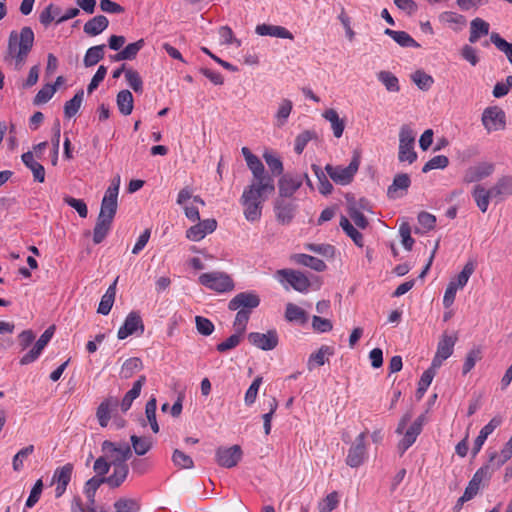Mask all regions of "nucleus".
Returning <instances> with one entry per match:
<instances>
[{
  "mask_svg": "<svg viewBox=\"0 0 512 512\" xmlns=\"http://www.w3.org/2000/svg\"><path fill=\"white\" fill-rule=\"evenodd\" d=\"M274 191V183L268 181H265V183L252 181L244 188L239 202L243 207V214L247 221L257 222L261 219L263 205Z\"/></svg>",
  "mask_w": 512,
  "mask_h": 512,
  "instance_id": "f257e3e1",
  "label": "nucleus"
},
{
  "mask_svg": "<svg viewBox=\"0 0 512 512\" xmlns=\"http://www.w3.org/2000/svg\"><path fill=\"white\" fill-rule=\"evenodd\" d=\"M33 44L34 32L30 27L25 26L20 32L12 31L9 34L4 61L11 65L14 70L20 71L26 63Z\"/></svg>",
  "mask_w": 512,
  "mask_h": 512,
  "instance_id": "f03ea898",
  "label": "nucleus"
},
{
  "mask_svg": "<svg viewBox=\"0 0 512 512\" xmlns=\"http://www.w3.org/2000/svg\"><path fill=\"white\" fill-rule=\"evenodd\" d=\"M348 217L342 216L340 219V227L349 236L355 245L362 247L364 245L363 235L358 229L364 230L368 227L369 221L364 213L358 212L355 208H347Z\"/></svg>",
  "mask_w": 512,
  "mask_h": 512,
  "instance_id": "7ed1b4c3",
  "label": "nucleus"
},
{
  "mask_svg": "<svg viewBox=\"0 0 512 512\" xmlns=\"http://www.w3.org/2000/svg\"><path fill=\"white\" fill-rule=\"evenodd\" d=\"M102 452L110 467L128 465L127 461L132 456V450L127 443H114L108 440L102 443Z\"/></svg>",
  "mask_w": 512,
  "mask_h": 512,
  "instance_id": "20e7f679",
  "label": "nucleus"
},
{
  "mask_svg": "<svg viewBox=\"0 0 512 512\" xmlns=\"http://www.w3.org/2000/svg\"><path fill=\"white\" fill-rule=\"evenodd\" d=\"M199 283L218 293H225L234 289V282L230 275L221 271H212L201 274L199 276Z\"/></svg>",
  "mask_w": 512,
  "mask_h": 512,
  "instance_id": "39448f33",
  "label": "nucleus"
},
{
  "mask_svg": "<svg viewBox=\"0 0 512 512\" xmlns=\"http://www.w3.org/2000/svg\"><path fill=\"white\" fill-rule=\"evenodd\" d=\"M360 165V160L357 156L353 157L347 167L340 165L334 166L327 164L325 166V172L331 178L333 182L338 185H348L352 182L355 174L357 173Z\"/></svg>",
  "mask_w": 512,
  "mask_h": 512,
  "instance_id": "423d86ee",
  "label": "nucleus"
},
{
  "mask_svg": "<svg viewBox=\"0 0 512 512\" xmlns=\"http://www.w3.org/2000/svg\"><path fill=\"white\" fill-rule=\"evenodd\" d=\"M120 187V178H115L111 185L105 191L104 197L101 202L99 219L113 221L118 206V193Z\"/></svg>",
  "mask_w": 512,
  "mask_h": 512,
  "instance_id": "0eeeda50",
  "label": "nucleus"
},
{
  "mask_svg": "<svg viewBox=\"0 0 512 512\" xmlns=\"http://www.w3.org/2000/svg\"><path fill=\"white\" fill-rule=\"evenodd\" d=\"M416 133L408 125H403L399 132V153L398 159L400 162L413 163L417 154L414 151Z\"/></svg>",
  "mask_w": 512,
  "mask_h": 512,
  "instance_id": "6e6552de",
  "label": "nucleus"
},
{
  "mask_svg": "<svg viewBox=\"0 0 512 512\" xmlns=\"http://www.w3.org/2000/svg\"><path fill=\"white\" fill-rule=\"evenodd\" d=\"M481 122L488 133L501 131L506 126V114L502 108L490 106L484 109Z\"/></svg>",
  "mask_w": 512,
  "mask_h": 512,
  "instance_id": "1a4fd4ad",
  "label": "nucleus"
},
{
  "mask_svg": "<svg viewBox=\"0 0 512 512\" xmlns=\"http://www.w3.org/2000/svg\"><path fill=\"white\" fill-rule=\"evenodd\" d=\"M276 279L285 286L287 283L298 292H307L310 287L309 279L301 272L292 269H280L275 274Z\"/></svg>",
  "mask_w": 512,
  "mask_h": 512,
  "instance_id": "9d476101",
  "label": "nucleus"
},
{
  "mask_svg": "<svg viewBox=\"0 0 512 512\" xmlns=\"http://www.w3.org/2000/svg\"><path fill=\"white\" fill-rule=\"evenodd\" d=\"M367 433H360L354 443L348 449L346 464L351 468H357L364 464L368 458V452L366 447Z\"/></svg>",
  "mask_w": 512,
  "mask_h": 512,
  "instance_id": "9b49d317",
  "label": "nucleus"
},
{
  "mask_svg": "<svg viewBox=\"0 0 512 512\" xmlns=\"http://www.w3.org/2000/svg\"><path fill=\"white\" fill-rule=\"evenodd\" d=\"M456 341L457 337L455 335H448L444 333L441 336L437 344L436 353L431 363L433 369H439L443 362L453 354Z\"/></svg>",
  "mask_w": 512,
  "mask_h": 512,
  "instance_id": "f8f14e48",
  "label": "nucleus"
},
{
  "mask_svg": "<svg viewBox=\"0 0 512 512\" xmlns=\"http://www.w3.org/2000/svg\"><path fill=\"white\" fill-rule=\"evenodd\" d=\"M260 304V298L255 292H241L235 295L228 304V308L235 310H248L250 313Z\"/></svg>",
  "mask_w": 512,
  "mask_h": 512,
  "instance_id": "ddd939ff",
  "label": "nucleus"
},
{
  "mask_svg": "<svg viewBox=\"0 0 512 512\" xmlns=\"http://www.w3.org/2000/svg\"><path fill=\"white\" fill-rule=\"evenodd\" d=\"M248 340L253 346L270 351L277 347L279 337L276 330H269L266 333L251 332L248 334Z\"/></svg>",
  "mask_w": 512,
  "mask_h": 512,
  "instance_id": "4468645a",
  "label": "nucleus"
},
{
  "mask_svg": "<svg viewBox=\"0 0 512 512\" xmlns=\"http://www.w3.org/2000/svg\"><path fill=\"white\" fill-rule=\"evenodd\" d=\"M54 326L48 327L43 334L40 336V338L36 341L33 348L28 351L23 357L20 359V363L22 365H27L35 360L38 359V357L41 355L44 348L47 346V344L50 342L54 335Z\"/></svg>",
  "mask_w": 512,
  "mask_h": 512,
  "instance_id": "2eb2a0df",
  "label": "nucleus"
},
{
  "mask_svg": "<svg viewBox=\"0 0 512 512\" xmlns=\"http://www.w3.org/2000/svg\"><path fill=\"white\" fill-rule=\"evenodd\" d=\"M242 457V450L239 445L231 447H220L216 451L217 463L225 468H232L237 465Z\"/></svg>",
  "mask_w": 512,
  "mask_h": 512,
  "instance_id": "dca6fc26",
  "label": "nucleus"
},
{
  "mask_svg": "<svg viewBox=\"0 0 512 512\" xmlns=\"http://www.w3.org/2000/svg\"><path fill=\"white\" fill-rule=\"evenodd\" d=\"M495 166L490 162H479L470 166L464 174L463 180L466 183L479 182L489 177L494 172Z\"/></svg>",
  "mask_w": 512,
  "mask_h": 512,
  "instance_id": "f3484780",
  "label": "nucleus"
},
{
  "mask_svg": "<svg viewBox=\"0 0 512 512\" xmlns=\"http://www.w3.org/2000/svg\"><path fill=\"white\" fill-rule=\"evenodd\" d=\"M72 472L73 465L70 463H67L55 470L53 475V483L56 484L55 496L57 498L61 497L65 493L66 488L71 480Z\"/></svg>",
  "mask_w": 512,
  "mask_h": 512,
  "instance_id": "a211bd4d",
  "label": "nucleus"
},
{
  "mask_svg": "<svg viewBox=\"0 0 512 512\" xmlns=\"http://www.w3.org/2000/svg\"><path fill=\"white\" fill-rule=\"evenodd\" d=\"M137 330H140L142 333L144 331V325L140 315L137 312L132 311L127 315L124 324L119 328L117 337L118 339L123 340L135 333Z\"/></svg>",
  "mask_w": 512,
  "mask_h": 512,
  "instance_id": "6ab92c4d",
  "label": "nucleus"
},
{
  "mask_svg": "<svg viewBox=\"0 0 512 512\" xmlns=\"http://www.w3.org/2000/svg\"><path fill=\"white\" fill-rule=\"evenodd\" d=\"M216 227L217 222L215 219L199 220L196 225L187 230L186 237L191 241L197 242L202 240L207 234L214 232Z\"/></svg>",
  "mask_w": 512,
  "mask_h": 512,
  "instance_id": "aec40b11",
  "label": "nucleus"
},
{
  "mask_svg": "<svg viewBox=\"0 0 512 512\" xmlns=\"http://www.w3.org/2000/svg\"><path fill=\"white\" fill-rule=\"evenodd\" d=\"M302 185L301 175H283L278 182L279 195L284 198L291 197Z\"/></svg>",
  "mask_w": 512,
  "mask_h": 512,
  "instance_id": "412c9836",
  "label": "nucleus"
},
{
  "mask_svg": "<svg viewBox=\"0 0 512 512\" xmlns=\"http://www.w3.org/2000/svg\"><path fill=\"white\" fill-rule=\"evenodd\" d=\"M118 405V399L115 397H108L100 403L97 408L96 417L101 427L108 426V423L111 419V414Z\"/></svg>",
  "mask_w": 512,
  "mask_h": 512,
  "instance_id": "4be33fe9",
  "label": "nucleus"
},
{
  "mask_svg": "<svg viewBox=\"0 0 512 512\" xmlns=\"http://www.w3.org/2000/svg\"><path fill=\"white\" fill-rule=\"evenodd\" d=\"M255 32L260 36H271L290 40L294 38L293 34L288 29L278 25L259 24L256 26Z\"/></svg>",
  "mask_w": 512,
  "mask_h": 512,
  "instance_id": "5701e85b",
  "label": "nucleus"
},
{
  "mask_svg": "<svg viewBox=\"0 0 512 512\" xmlns=\"http://www.w3.org/2000/svg\"><path fill=\"white\" fill-rule=\"evenodd\" d=\"M421 430L422 421L420 418H418L405 431L404 437L398 444V449L401 451V453H404L409 447H411L415 443L418 435L421 433Z\"/></svg>",
  "mask_w": 512,
  "mask_h": 512,
  "instance_id": "b1692460",
  "label": "nucleus"
},
{
  "mask_svg": "<svg viewBox=\"0 0 512 512\" xmlns=\"http://www.w3.org/2000/svg\"><path fill=\"white\" fill-rule=\"evenodd\" d=\"M472 197L481 212L485 213L488 209L490 200L496 198L492 188L486 189L483 185H475L472 190Z\"/></svg>",
  "mask_w": 512,
  "mask_h": 512,
  "instance_id": "393cba45",
  "label": "nucleus"
},
{
  "mask_svg": "<svg viewBox=\"0 0 512 512\" xmlns=\"http://www.w3.org/2000/svg\"><path fill=\"white\" fill-rule=\"evenodd\" d=\"M490 24L480 17H476L470 22L469 42L474 44L480 38L489 35Z\"/></svg>",
  "mask_w": 512,
  "mask_h": 512,
  "instance_id": "a878e982",
  "label": "nucleus"
},
{
  "mask_svg": "<svg viewBox=\"0 0 512 512\" xmlns=\"http://www.w3.org/2000/svg\"><path fill=\"white\" fill-rule=\"evenodd\" d=\"M411 184L410 177L407 174L396 175L393 183L388 187L387 195L391 199H397L403 196Z\"/></svg>",
  "mask_w": 512,
  "mask_h": 512,
  "instance_id": "bb28decb",
  "label": "nucleus"
},
{
  "mask_svg": "<svg viewBox=\"0 0 512 512\" xmlns=\"http://www.w3.org/2000/svg\"><path fill=\"white\" fill-rule=\"evenodd\" d=\"M296 207L294 204L278 200L275 203V213L277 220L282 224H289L294 218Z\"/></svg>",
  "mask_w": 512,
  "mask_h": 512,
  "instance_id": "cd10ccee",
  "label": "nucleus"
},
{
  "mask_svg": "<svg viewBox=\"0 0 512 512\" xmlns=\"http://www.w3.org/2000/svg\"><path fill=\"white\" fill-rule=\"evenodd\" d=\"M441 23L448 25L454 31H461L466 26L465 16L452 11H445L439 15Z\"/></svg>",
  "mask_w": 512,
  "mask_h": 512,
  "instance_id": "c85d7f7f",
  "label": "nucleus"
},
{
  "mask_svg": "<svg viewBox=\"0 0 512 512\" xmlns=\"http://www.w3.org/2000/svg\"><path fill=\"white\" fill-rule=\"evenodd\" d=\"M22 161L29 168L35 181L43 183L45 181V169L42 164L34 159L32 152L28 151L22 155Z\"/></svg>",
  "mask_w": 512,
  "mask_h": 512,
  "instance_id": "c756f323",
  "label": "nucleus"
},
{
  "mask_svg": "<svg viewBox=\"0 0 512 512\" xmlns=\"http://www.w3.org/2000/svg\"><path fill=\"white\" fill-rule=\"evenodd\" d=\"M146 378L145 376H140L139 379L134 382L132 388L125 394L123 397L120 406L123 412H126L130 409L133 401L139 397L141 393V389L145 384Z\"/></svg>",
  "mask_w": 512,
  "mask_h": 512,
  "instance_id": "7c9ffc66",
  "label": "nucleus"
},
{
  "mask_svg": "<svg viewBox=\"0 0 512 512\" xmlns=\"http://www.w3.org/2000/svg\"><path fill=\"white\" fill-rule=\"evenodd\" d=\"M293 109V103L289 99H282L274 115V125L278 128L283 127L289 119V116Z\"/></svg>",
  "mask_w": 512,
  "mask_h": 512,
  "instance_id": "2f4dec72",
  "label": "nucleus"
},
{
  "mask_svg": "<svg viewBox=\"0 0 512 512\" xmlns=\"http://www.w3.org/2000/svg\"><path fill=\"white\" fill-rule=\"evenodd\" d=\"M118 278L107 288L105 294L102 296L99 303L97 312L102 315H108L113 307L116 296V284Z\"/></svg>",
  "mask_w": 512,
  "mask_h": 512,
  "instance_id": "473e14b6",
  "label": "nucleus"
},
{
  "mask_svg": "<svg viewBox=\"0 0 512 512\" xmlns=\"http://www.w3.org/2000/svg\"><path fill=\"white\" fill-rule=\"evenodd\" d=\"M113 472L111 475L107 477H102L104 482L109 485L111 488H117L121 486L124 481L126 480L128 473H129V467L128 465L124 466H115L112 467Z\"/></svg>",
  "mask_w": 512,
  "mask_h": 512,
  "instance_id": "72a5a7b5",
  "label": "nucleus"
},
{
  "mask_svg": "<svg viewBox=\"0 0 512 512\" xmlns=\"http://www.w3.org/2000/svg\"><path fill=\"white\" fill-rule=\"evenodd\" d=\"M109 21L103 15H98L87 21L84 25V32L91 36L102 33L108 27Z\"/></svg>",
  "mask_w": 512,
  "mask_h": 512,
  "instance_id": "f704fd0d",
  "label": "nucleus"
},
{
  "mask_svg": "<svg viewBox=\"0 0 512 512\" xmlns=\"http://www.w3.org/2000/svg\"><path fill=\"white\" fill-rule=\"evenodd\" d=\"M384 33L391 37L401 47L418 48L420 45L405 31L385 29Z\"/></svg>",
  "mask_w": 512,
  "mask_h": 512,
  "instance_id": "c9c22d12",
  "label": "nucleus"
},
{
  "mask_svg": "<svg viewBox=\"0 0 512 512\" xmlns=\"http://www.w3.org/2000/svg\"><path fill=\"white\" fill-rule=\"evenodd\" d=\"M293 260L297 264L309 267L318 272L324 271L326 269V264L323 260L307 254H296L293 256Z\"/></svg>",
  "mask_w": 512,
  "mask_h": 512,
  "instance_id": "e433bc0d",
  "label": "nucleus"
},
{
  "mask_svg": "<svg viewBox=\"0 0 512 512\" xmlns=\"http://www.w3.org/2000/svg\"><path fill=\"white\" fill-rule=\"evenodd\" d=\"M323 117L330 122L333 134L336 138H340L343 135L345 124L340 119L336 110L330 108L324 111Z\"/></svg>",
  "mask_w": 512,
  "mask_h": 512,
  "instance_id": "4c0bfd02",
  "label": "nucleus"
},
{
  "mask_svg": "<svg viewBox=\"0 0 512 512\" xmlns=\"http://www.w3.org/2000/svg\"><path fill=\"white\" fill-rule=\"evenodd\" d=\"M247 166L253 174L252 181H261L263 183H265V181H268L274 183L272 177L266 173L264 165L258 157H256L252 161H249L247 163Z\"/></svg>",
  "mask_w": 512,
  "mask_h": 512,
  "instance_id": "58836bf2",
  "label": "nucleus"
},
{
  "mask_svg": "<svg viewBox=\"0 0 512 512\" xmlns=\"http://www.w3.org/2000/svg\"><path fill=\"white\" fill-rule=\"evenodd\" d=\"M119 112L125 116L130 115L133 111V95L129 90H121L116 98Z\"/></svg>",
  "mask_w": 512,
  "mask_h": 512,
  "instance_id": "ea45409f",
  "label": "nucleus"
},
{
  "mask_svg": "<svg viewBox=\"0 0 512 512\" xmlns=\"http://www.w3.org/2000/svg\"><path fill=\"white\" fill-rule=\"evenodd\" d=\"M496 198H506L512 195V176H503L491 187Z\"/></svg>",
  "mask_w": 512,
  "mask_h": 512,
  "instance_id": "a19ab883",
  "label": "nucleus"
},
{
  "mask_svg": "<svg viewBox=\"0 0 512 512\" xmlns=\"http://www.w3.org/2000/svg\"><path fill=\"white\" fill-rule=\"evenodd\" d=\"M132 448L138 456L145 455L153 446V441L150 437L132 435L130 437Z\"/></svg>",
  "mask_w": 512,
  "mask_h": 512,
  "instance_id": "79ce46f5",
  "label": "nucleus"
},
{
  "mask_svg": "<svg viewBox=\"0 0 512 512\" xmlns=\"http://www.w3.org/2000/svg\"><path fill=\"white\" fill-rule=\"evenodd\" d=\"M333 351L329 346H322L317 352L312 353L308 359V369L311 371L317 366L325 364L328 355H332Z\"/></svg>",
  "mask_w": 512,
  "mask_h": 512,
  "instance_id": "37998d69",
  "label": "nucleus"
},
{
  "mask_svg": "<svg viewBox=\"0 0 512 512\" xmlns=\"http://www.w3.org/2000/svg\"><path fill=\"white\" fill-rule=\"evenodd\" d=\"M490 42L506 56L507 60L512 65V43L506 41L497 32L490 34Z\"/></svg>",
  "mask_w": 512,
  "mask_h": 512,
  "instance_id": "c03bdc74",
  "label": "nucleus"
},
{
  "mask_svg": "<svg viewBox=\"0 0 512 512\" xmlns=\"http://www.w3.org/2000/svg\"><path fill=\"white\" fill-rule=\"evenodd\" d=\"M285 318L289 322L304 324L307 322L306 312L293 303H288L285 310Z\"/></svg>",
  "mask_w": 512,
  "mask_h": 512,
  "instance_id": "a18cd8bd",
  "label": "nucleus"
},
{
  "mask_svg": "<svg viewBox=\"0 0 512 512\" xmlns=\"http://www.w3.org/2000/svg\"><path fill=\"white\" fill-rule=\"evenodd\" d=\"M474 270L475 263L474 261L470 260L464 265L462 271L455 278L451 279L450 282L454 283V285L459 289H462L468 283V280L473 274Z\"/></svg>",
  "mask_w": 512,
  "mask_h": 512,
  "instance_id": "49530a36",
  "label": "nucleus"
},
{
  "mask_svg": "<svg viewBox=\"0 0 512 512\" xmlns=\"http://www.w3.org/2000/svg\"><path fill=\"white\" fill-rule=\"evenodd\" d=\"M377 79L385 86L389 92H399L400 85L398 78L389 71H380L377 73Z\"/></svg>",
  "mask_w": 512,
  "mask_h": 512,
  "instance_id": "de8ad7c7",
  "label": "nucleus"
},
{
  "mask_svg": "<svg viewBox=\"0 0 512 512\" xmlns=\"http://www.w3.org/2000/svg\"><path fill=\"white\" fill-rule=\"evenodd\" d=\"M103 483H105L103 478L99 477H92L85 483L84 494L87 498L89 507L94 506L96 491Z\"/></svg>",
  "mask_w": 512,
  "mask_h": 512,
  "instance_id": "09e8293b",
  "label": "nucleus"
},
{
  "mask_svg": "<svg viewBox=\"0 0 512 512\" xmlns=\"http://www.w3.org/2000/svg\"><path fill=\"white\" fill-rule=\"evenodd\" d=\"M105 45L90 47L84 56V65L91 67L96 65L104 57Z\"/></svg>",
  "mask_w": 512,
  "mask_h": 512,
  "instance_id": "8fccbe9b",
  "label": "nucleus"
},
{
  "mask_svg": "<svg viewBox=\"0 0 512 512\" xmlns=\"http://www.w3.org/2000/svg\"><path fill=\"white\" fill-rule=\"evenodd\" d=\"M411 80L419 89L423 91L429 90L434 83L433 77L423 70H417L412 73Z\"/></svg>",
  "mask_w": 512,
  "mask_h": 512,
  "instance_id": "3c124183",
  "label": "nucleus"
},
{
  "mask_svg": "<svg viewBox=\"0 0 512 512\" xmlns=\"http://www.w3.org/2000/svg\"><path fill=\"white\" fill-rule=\"evenodd\" d=\"M83 97V90H79L72 99L65 103L64 114L67 118H72L78 113L83 102Z\"/></svg>",
  "mask_w": 512,
  "mask_h": 512,
  "instance_id": "603ef678",
  "label": "nucleus"
},
{
  "mask_svg": "<svg viewBox=\"0 0 512 512\" xmlns=\"http://www.w3.org/2000/svg\"><path fill=\"white\" fill-rule=\"evenodd\" d=\"M111 224V221L97 218V222L93 231V242L95 244H100L105 239L111 229Z\"/></svg>",
  "mask_w": 512,
  "mask_h": 512,
  "instance_id": "864d4df0",
  "label": "nucleus"
},
{
  "mask_svg": "<svg viewBox=\"0 0 512 512\" xmlns=\"http://www.w3.org/2000/svg\"><path fill=\"white\" fill-rule=\"evenodd\" d=\"M156 409H157V401L155 397H151L145 406V415L151 426V429L154 433L159 432V425L156 420Z\"/></svg>",
  "mask_w": 512,
  "mask_h": 512,
  "instance_id": "5fc2aeb1",
  "label": "nucleus"
},
{
  "mask_svg": "<svg viewBox=\"0 0 512 512\" xmlns=\"http://www.w3.org/2000/svg\"><path fill=\"white\" fill-rule=\"evenodd\" d=\"M34 452V446L28 445L19 450L12 459L13 470L19 472L24 467V461Z\"/></svg>",
  "mask_w": 512,
  "mask_h": 512,
  "instance_id": "6e6d98bb",
  "label": "nucleus"
},
{
  "mask_svg": "<svg viewBox=\"0 0 512 512\" xmlns=\"http://www.w3.org/2000/svg\"><path fill=\"white\" fill-rule=\"evenodd\" d=\"M437 369H433L432 366L428 368L426 371L423 372L419 382H418V388H417V397L420 399L423 397L425 392L427 391L428 387L432 383V380L436 374Z\"/></svg>",
  "mask_w": 512,
  "mask_h": 512,
  "instance_id": "4d7b16f0",
  "label": "nucleus"
},
{
  "mask_svg": "<svg viewBox=\"0 0 512 512\" xmlns=\"http://www.w3.org/2000/svg\"><path fill=\"white\" fill-rule=\"evenodd\" d=\"M312 168H313L315 175L317 176L318 181H319V185H318L319 192L322 195L331 194L333 191V185L328 180L325 172L323 170H321V168L316 165H313Z\"/></svg>",
  "mask_w": 512,
  "mask_h": 512,
  "instance_id": "13d9d810",
  "label": "nucleus"
},
{
  "mask_svg": "<svg viewBox=\"0 0 512 512\" xmlns=\"http://www.w3.org/2000/svg\"><path fill=\"white\" fill-rule=\"evenodd\" d=\"M116 512H139L138 502L131 498H120L114 503Z\"/></svg>",
  "mask_w": 512,
  "mask_h": 512,
  "instance_id": "bf43d9fd",
  "label": "nucleus"
},
{
  "mask_svg": "<svg viewBox=\"0 0 512 512\" xmlns=\"http://www.w3.org/2000/svg\"><path fill=\"white\" fill-rule=\"evenodd\" d=\"M142 368V361L137 358H129L127 359L121 368V374L124 378H130L136 371Z\"/></svg>",
  "mask_w": 512,
  "mask_h": 512,
  "instance_id": "052dcab7",
  "label": "nucleus"
},
{
  "mask_svg": "<svg viewBox=\"0 0 512 512\" xmlns=\"http://www.w3.org/2000/svg\"><path fill=\"white\" fill-rule=\"evenodd\" d=\"M339 504V494L336 491L329 493L318 505L320 512H331Z\"/></svg>",
  "mask_w": 512,
  "mask_h": 512,
  "instance_id": "680f3d73",
  "label": "nucleus"
},
{
  "mask_svg": "<svg viewBox=\"0 0 512 512\" xmlns=\"http://www.w3.org/2000/svg\"><path fill=\"white\" fill-rule=\"evenodd\" d=\"M449 164L448 157L437 155L432 157L422 168V172L427 173L434 169H445Z\"/></svg>",
  "mask_w": 512,
  "mask_h": 512,
  "instance_id": "e2e57ef3",
  "label": "nucleus"
},
{
  "mask_svg": "<svg viewBox=\"0 0 512 512\" xmlns=\"http://www.w3.org/2000/svg\"><path fill=\"white\" fill-rule=\"evenodd\" d=\"M173 463L182 469H190L194 466L192 458L181 450H174L172 455Z\"/></svg>",
  "mask_w": 512,
  "mask_h": 512,
  "instance_id": "0e129e2a",
  "label": "nucleus"
},
{
  "mask_svg": "<svg viewBox=\"0 0 512 512\" xmlns=\"http://www.w3.org/2000/svg\"><path fill=\"white\" fill-rule=\"evenodd\" d=\"M236 311H237V314H236V317H235V320L233 323V327H234L235 332L243 335L244 332L246 331V326H247V323H248L251 313L248 310H245V311L244 310H242V311L236 310Z\"/></svg>",
  "mask_w": 512,
  "mask_h": 512,
  "instance_id": "69168bd1",
  "label": "nucleus"
},
{
  "mask_svg": "<svg viewBox=\"0 0 512 512\" xmlns=\"http://www.w3.org/2000/svg\"><path fill=\"white\" fill-rule=\"evenodd\" d=\"M262 381L263 379L260 376L256 377L253 380V382L251 383V385L249 386L245 393L244 400L246 405L250 406L255 403Z\"/></svg>",
  "mask_w": 512,
  "mask_h": 512,
  "instance_id": "338daca9",
  "label": "nucleus"
},
{
  "mask_svg": "<svg viewBox=\"0 0 512 512\" xmlns=\"http://www.w3.org/2000/svg\"><path fill=\"white\" fill-rule=\"evenodd\" d=\"M125 79H126L128 85L135 92H142L143 82H142V79L137 71H135L133 69L125 70Z\"/></svg>",
  "mask_w": 512,
  "mask_h": 512,
  "instance_id": "774afa93",
  "label": "nucleus"
}]
</instances>
